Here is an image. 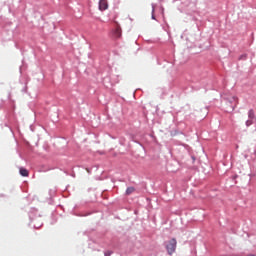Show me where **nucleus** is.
I'll list each match as a JSON object with an SVG mask.
<instances>
[{
  "mask_svg": "<svg viewBox=\"0 0 256 256\" xmlns=\"http://www.w3.org/2000/svg\"><path fill=\"white\" fill-rule=\"evenodd\" d=\"M176 239L175 238H171L170 241H168V244L165 246V248L167 249L168 255H173L176 251Z\"/></svg>",
  "mask_w": 256,
  "mask_h": 256,
  "instance_id": "f257e3e1",
  "label": "nucleus"
},
{
  "mask_svg": "<svg viewBox=\"0 0 256 256\" xmlns=\"http://www.w3.org/2000/svg\"><path fill=\"white\" fill-rule=\"evenodd\" d=\"M237 102H238V100H237V98L234 97V96L228 98V103L231 104V107H230V110H231V111H234V109H235L236 106H237Z\"/></svg>",
  "mask_w": 256,
  "mask_h": 256,
  "instance_id": "f03ea898",
  "label": "nucleus"
},
{
  "mask_svg": "<svg viewBox=\"0 0 256 256\" xmlns=\"http://www.w3.org/2000/svg\"><path fill=\"white\" fill-rule=\"evenodd\" d=\"M108 8L107 0H99V10L106 11Z\"/></svg>",
  "mask_w": 256,
  "mask_h": 256,
  "instance_id": "7ed1b4c3",
  "label": "nucleus"
},
{
  "mask_svg": "<svg viewBox=\"0 0 256 256\" xmlns=\"http://www.w3.org/2000/svg\"><path fill=\"white\" fill-rule=\"evenodd\" d=\"M113 36H115V38H120L121 37V28H116L115 31L113 32Z\"/></svg>",
  "mask_w": 256,
  "mask_h": 256,
  "instance_id": "20e7f679",
  "label": "nucleus"
},
{
  "mask_svg": "<svg viewBox=\"0 0 256 256\" xmlns=\"http://www.w3.org/2000/svg\"><path fill=\"white\" fill-rule=\"evenodd\" d=\"M20 175H22L23 177H28L29 172L28 170H26V168H20Z\"/></svg>",
  "mask_w": 256,
  "mask_h": 256,
  "instance_id": "39448f33",
  "label": "nucleus"
},
{
  "mask_svg": "<svg viewBox=\"0 0 256 256\" xmlns=\"http://www.w3.org/2000/svg\"><path fill=\"white\" fill-rule=\"evenodd\" d=\"M134 191H135V188L129 187V188H127V190L125 191V194L131 195Z\"/></svg>",
  "mask_w": 256,
  "mask_h": 256,
  "instance_id": "423d86ee",
  "label": "nucleus"
},
{
  "mask_svg": "<svg viewBox=\"0 0 256 256\" xmlns=\"http://www.w3.org/2000/svg\"><path fill=\"white\" fill-rule=\"evenodd\" d=\"M248 117L249 119H254V110H249Z\"/></svg>",
  "mask_w": 256,
  "mask_h": 256,
  "instance_id": "0eeeda50",
  "label": "nucleus"
},
{
  "mask_svg": "<svg viewBox=\"0 0 256 256\" xmlns=\"http://www.w3.org/2000/svg\"><path fill=\"white\" fill-rule=\"evenodd\" d=\"M251 125H253V121L252 120L246 121V127H249Z\"/></svg>",
  "mask_w": 256,
  "mask_h": 256,
  "instance_id": "6e6552de",
  "label": "nucleus"
},
{
  "mask_svg": "<svg viewBox=\"0 0 256 256\" xmlns=\"http://www.w3.org/2000/svg\"><path fill=\"white\" fill-rule=\"evenodd\" d=\"M248 256H256V255L251 254V255H248Z\"/></svg>",
  "mask_w": 256,
  "mask_h": 256,
  "instance_id": "1a4fd4ad",
  "label": "nucleus"
}]
</instances>
